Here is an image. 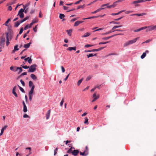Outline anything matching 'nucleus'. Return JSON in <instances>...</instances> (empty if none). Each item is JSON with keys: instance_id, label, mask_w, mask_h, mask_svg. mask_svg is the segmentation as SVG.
Returning a JSON list of instances; mask_svg holds the SVG:
<instances>
[{"instance_id": "1", "label": "nucleus", "mask_w": 156, "mask_h": 156, "mask_svg": "<svg viewBox=\"0 0 156 156\" xmlns=\"http://www.w3.org/2000/svg\"><path fill=\"white\" fill-rule=\"evenodd\" d=\"M140 38V37H137L134 38L133 40L129 41L126 42L123 45L124 47H126L130 44H132L136 42V41L138 40Z\"/></svg>"}, {"instance_id": "2", "label": "nucleus", "mask_w": 156, "mask_h": 156, "mask_svg": "<svg viewBox=\"0 0 156 156\" xmlns=\"http://www.w3.org/2000/svg\"><path fill=\"white\" fill-rule=\"evenodd\" d=\"M37 67V65L34 64L31 65L29 67V69L28 71V72H33L35 71L36 69V67Z\"/></svg>"}, {"instance_id": "3", "label": "nucleus", "mask_w": 156, "mask_h": 156, "mask_svg": "<svg viewBox=\"0 0 156 156\" xmlns=\"http://www.w3.org/2000/svg\"><path fill=\"white\" fill-rule=\"evenodd\" d=\"M144 27H146V29H147L146 30L147 32L151 31L154 30H156V25L154 26H150Z\"/></svg>"}, {"instance_id": "4", "label": "nucleus", "mask_w": 156, "mask_h": 156, "mask_svg": "<svg viewBox=\"0 0 156 156\" xmlns=\"http://www.w3.org/2000/svg\"><path fill=\"white\" fill-rule=\"evenodd\" d=\"M117 3L116 1L114 2L113 4L111 5H109V3H108L106 4H105L104 5H103L102 6H107V7L108 9H110L111 8H114L117 5L116 3Z\"/></svg>"}, {"instance_id": "5", "label": "nucleus", "mask_w": 156, "mask_h": 156, "mask_svg": "<svg viewBox=\"0 0 156 156\" xmlns=\"http://www.w3.org/2000/svg\"><path fill=\"white\" fill-rule=\"evenodd\" d=\"M6 44L7 46H8L9 44V41L11 39V36L10 34L9 33H6Z\"/></svg>"}, {"instance_id": "6", "label": "nucleus", "mask_w": 156, "mask_h": 156, "mask_svg": "<svg viewBox=\"0 0 156 156\" xmlns=\"http://www.w3.org/2000/svg\"><path fill=\"white\" fill-rule=\"evenodd\" d=\"M147 1L146 0H138L136 1H133L132 3V4H135V6H138V4H137V3H139L142 2H143Z\"/></svg>"}, {"instance_id": "7", "label": "nucleus", "mask_w": 156, "mask_h": 156, "mask_svg": "<svg viewBox=\"0 0 156 156\" xmlns=\"http://www.w3.org/2000/svg\"><path fill=\"white\" fill-rule=\"evenodd\" d=\"M5 38L4 37H2L0 41V46L3 47L5 44Z\"/></svg>"}, {"instance_id": "8", "label": "nucleus", "mask_w": 156, "mask_h": 156, "mask_svg": "<svg viewBox=\"0 0 156 156\" xmlns=\"http://www.w3.org/2000/svg\"><path fill=\"white\" fill-rule=\"evenodd\" d=\"M79 152V151L78 150H75L72 151V154L74 156H76L77 155Z\"/></svg>"}, {"instance_id": "9", "label": "nucleus", "mask_w": 156, "mask_h": 156, "mask_svg": "<svg viewBox=\"0 0 156 156\" xmlns=\"http://www.w3.org/2000/svg\"><path fill=\"white\" fill-rule=\"evenodd\" d=\"M10 69L14 72H16L17 70V67L16 66H11L10 67Z\"/></svg>"}, {"instance_id": "10", "label": "nucleus", "mask_w": 156, "mask_h": 156, "mask_svg": "<svg viewBox=\"0 0 156 156\" xmlns=\"http://www.w3.org/2000/svg\"><path fill=\"white\" fill-rule=\"evenodd\" d=\"M149 52V51L148 50H146L145 51V52H144L142 55L141 56V58L142 59L144 58L146 55V53H148Z\"/></svg>"}, {"instance_id": "11", "label": "nucleus", "mask_w": 156, "mask_h": 156, "mask_svg": "<svg viewBox=\"0 0 156 156\" xmlns=\"http://www.w3.org/2000/svg\"><path fill=\"white\" fill-rule=\"evenodd\" d=\"M88 154V152H87L86 151H84L83 152H80V154L81 155L84 156H86Z\"/></svg>"}, {"instance_id": "12", "label": "nucleus", "mask_w": 156, "mask_h": 156, "mask_svg": "<svg viewBox=\"0 0 156 156\" xmlns=\"http://www.w3.org/2000/svg\"><path fill=\"white\" fill-rule=\"evenodd\" d=\"M24 60L25 61H27V62H28L30 64V63H32V60L29 57H27V58H25L24 59Z\"/></svg>"}, {"instance_id": "13", "label": "nucleus", "mask_w": 156, "mask_h": 156, "mask_svg": "<svg viewBox=\"0 0 156 156\" xmlns=\"http://www.w3.org/2000/svg\"><path fill=\"white\" fill-rule=\"evenodd\" d=\"M51 112V110H49L47 112V113L46 115V119H48L49 118L50 115V113Z\"/></svg>"}, {"instance_id": "14", "label": "nucleus", "mask_w": 156, "mask_h": 156, "mask_svg": "<svg viewBox=\"0 0 156 156\" xmlns=\"http://www.w3.org/2000/svg\"><path fill=\"white\" fill-rule=\"evenodd\" d=\"M146 29V27H142L140 28H139V29H137V30H134V32H138V31H140L143 30H144V29Z\"/></svg>"}, {"instance_id": "15", "label": "nucleus", "mask_w": 156, "mask_h": 156, "mask_svg": "<svg viewBox=\"0 0 156 156\" xmlns=\"http://www.w3.org/2000/svg\"><path fill=\"white\" fill-rule=\"evenodd\" d=\"M146 15V13H143L141 14H133L131 15V16H143L144 15Z\"/></svg>"}, {"instance_id": "16", "label": "nucleus", "mask_w": 156, "mask_h": 156, "mask_svg": "<svg viewBox=\"0 0 156 156\" xmlns=\"http://www.w3.org/2000/svg\"><path fill=\"white\" fill-rule=\"evenodd\" d=\"M104 48V47H101L97 49H93L92 50V52L98 51L103 49Z\"/></svg>"}, {"instance_id": "17", "label": "nucleus", "mask_w": 156, "mask_h": 156, "mask_svg": "<svg viewBox=\"0 0 156 156\" xmlns=\"http://www.w3.org/2000/svg\"><path fill=\"white\" fill-rule=\"evenodd\" d=\"M23 7H24V9H21L20 10V11L18 13V15H19V13H23V12H24V10H25V9H26V6H24V5H23Z\"/></svg>"}, {"instance_id": "18", "label": "nucleus", "mask_w": 156, "mask_h": 156, "mask_svg": "<svg viewBox=\"0 0 156 156\" xmlns=\"http://www.w3.org/2000/svg\"><path fill=\"white\" fill-rule=\"evenodd\" d=\"M67 50H68L70 51H72V50H74V51H76V47H69L67 49Z\"/></svg>"}, {"instance_id": "19", "label": "nucleus", "mask_w": 156, "mask_h": 156, "mask_svg": "<svg viewBox=\"0 0 156 156\" xmlns=\"http://www.w3.org/2000/svg\"><path fill=\"white\" fill-rule=\"evenodd\" d=\"M104 8H101L98 9L96 10H95V11H94V12H92V14L96 13L97 12L100 11L101 10H102V9H104Z\"/></svg>"}, {"instance_id": "20", "label": "nucleus", "mask_w": 156, "mask_h": 156, "mask_svg": "<svg viewBox=\"0 0 156 156\" xmlns=\"http://www.w3.org/2000/svg\"><path fill=\"white\" fill-rule=\"evenodd\" d=\"M31 44V42H30L29 43H27V44H25L24 45V47L25 48H29L30 47V44Z\"/></svg>"}, {"instance_id": "21", "label": "nucleus", "mask_w": 156, "mask_h": 156, "mask_svg": "<svg viewBox=\"0 0 156 156\" xmlns=\"http://www.w3.org/2000/svg\"><path fill=\"white\" fill-rule=\"evenodd\" d=\"M31 87V88L30 90V91L29 93L33 94V92H34V88L35 87V86H32Z\"/></svg>"}, {"instance_id": "22", "label": "nucleus", "mask_w": 156, "mask_h": 156, "mask_svg": "<svg viewBox=\"0 0 156 156\" xmlns=\"http://www.w3.org/2000/svg\"><path fill=\"white\" fill-rule=\"evenodd\" d=\"M21 23H20V21H18L15 23L14 24V27H17Z\"/></svg>"}, {"instance_id": "23", "label": "nucleus", "mask_w": 156, "mask_h": 156, "mask_svg": "<svg viewBox=\"0 0 156 156\" xmlns=\"http://www.w3.org/2000/svg\"><path fill=\"white\" fill-rule=\"evenodd\" d=\"M123 35V34H115L113 35L112 36H109V37H107L108 38V39H109L110 38H112V37H113L115 36H117V35Z\"/></svg>"}, {"instance_id": "24", "label": "nucleus", "mask_w": 156, "mask_h": 156, "mask_svg": "<svg viewBox=\"0 0 156 156\" xmlns=\"http://www.w3.org/2000/svg\"><path fill=\"white\" fill-rule=\"evenodd\" d=\"M6 126H5L4 127H3L1 130V132L0 133V136L2 135L3 133V132L4 130H5L6 128Z\"/></svg>"}, {"instance_id": "25", "label": "nucleus", "mask_w": 156, "mask_h": 156, "mask_svg": "<svg viewBox=\"0 0 156 156\" xmlns=\"http://www.w3.org/2000/svg\"><path fill=\"white\" fill-rule=\"evenodd\" d=\"M30 77L34 80H35L37 79V77L34 74L30 75Z\"/></svg>"}, {"instance_id": "26", "label": "nucleus", "mask_w": 156, "mask_h": 156, "mask_svg": "<svg viewBox=\"0 0 156 156\" xmlns=\"http://www.w3.org/2000/svg\"><path fill=\"white\" fill-rule=\"evenodd\" d=\"M90 34V33H85L83 36H82V37H86L89 36Z\"/></svg>"}, {"instance_id": "27", "label": "nucleus", "mask_w": 156, "mask_h": 156, "mask_svg": "<svg viewBox=\"0 0 156 156\" xmlns=\"http://www.w3.org/2000/svg\"><path fill=\"white\" fill-rule=\"evenodd\" d=\"M98 99L99 98V95H96V93L95 92L94 94L93 95V98H97L98 97Z\"/></svg>"}, {"instance_id": "28", "label": "nucleus", "mask_w": 156, "mask_h": 156, "mask_svg": "<svg viewBox=\"0 0 156 156\" xmlns=\"http://www.w3.org/2000/svg\"><path fill=\"white\" fill-rule=\"evenodd\" d=\"M29 86L30 87H31L33 86L34 85L32 82L31 81H30L29 82Z\"/></svg>"}, {"instance_id": "29", "label": "nucleus", "mask_w": 156, "mask_h": 156, "mask_svg": "<svg viewBox=\"0 0 156 156\" xmlns=\"http://www.w3.org/2000/svg\"><path fill=\"white\" fill-rule=\"evenodd\" d=\"M66 31L67 32L68 34L69 35V36H70L71 35V33L72 32V30H67Z\"/></svg>"}, {"instance_id": "30", "label": "nucleus", "mask_w": 156, "mask_h": 156, "mask_svg": "<svg viewBox=\"0 0 156 156\" xmlns=\"http://www.w3.org/2000/svg\"><path fill=\"white\" fill-rule=\"evenodd\" d=\"M18 86L19 87V89L23 93H25V91L24 90L22 87L19 86V85H18Z\"/></svg>"}, {"instance_id": "31", "label": "nucleus", "mask_w": 156, "mask_h": 156, "mask_svg": "<svg viewBox=\"0 0 156 156\" xmlns=\"http://www.w3.org/2000/svg\"><path fill=\"white\" fill-rule=\"evenodd\" d=\"M73 148L74 149V147H71L67 151V152L68 153H72V149Z\"/></svg>"}, {"instance_id": "32", "label": "nucleus", "mask_w": 156, "mask_h": 156, "mask_svg": "<svg viewBox=\"0 0 156 156\" xmlns=\"http://www.w3.org/2000/svg\"><path fill=\"white\" fill-rule=\"evenodd\" d=\"M65 16L63 14L60 13L59 14V17L61 19H62L63 18L65 17Z\"/></svg>"}, {"instance_id": "33", "label": "nucleus", "mask_w": 156, "mask_h": 156, "mask_svg": "<svg viewBox=\"0 0 156 156\" xmlns=\"http://www.w3.org/2000/svg\"><path fill=\"white\" fill-rule=\"evenodd\" d=\"M122 27V25H120V26H115L112 29V30H115V29L116 28H119V27Z\"/></svg>"}, {"instance_id": "34", "label": "nucleus", "mask_w": 156, "mask_h": 156, "mask_svg": "<svg viewBox=\"0 0 156 156\" xmlns=\"http://www.w3.org/2000/svg\"><path fill=\"white\" fill-rule=\"evenodd\" d=\"M83 79H82L79 80L77 83V85L79 86L83 81Z\"/></svg>"}, {"instance_id": "35", "label": "nucleus", "mask_w": 156, "mask_h": 156, "mask_svg": "<svg viewBox=\"0 0 156 156\" xmlns=\"http://www.w3.org/2000/svg\"><path fill=\"white\" fill-rule=\"evenodd\" d=\"M32 94H33L29 93V94H28L29 100H30V101L32 100Z\"/></svg>"}, {"instance_id": "36", "label": "nucleus", "mask_w": 156, "mask_h": 156, "mask_svg": "<svg viewBox=\"0 0 156 156\" xmlns=\"http://www.w3.org/2000/svg\"><path fill=\"white\" fill-rule=\"evenodd\" d=\"M17 70L19 69V72L18 73L19 74L20 73L23 71V69L21 67H17Z\"/></svg>"}, {"instance_id": "37", "label": "nucleus", "mask_w": 156, "mask_h": 156, "mask_svg": "<svg viewBox=\"0 0 156 156\" xmlns=\"http://www.w3.org/2000/svg\"><path fill=\"white\" fill-rule=\"evenodd\" d=\"M80 24V23L79 22V20L78 21H76L75 23L74 24V26H78Z\"/></svg>"}, {"instance_id": "38", "label": "nucleus", "mask_w": 156, "mask_h": 156, "mask_svg": "<svg viewBox=\"0 0 156 156\" xmlns=\"http://www.w3.org/2000/svg\"><path fill=\"white\" fill-rule=\"evenodd\" d=\"M88 119L87 117H85V121H84V124H88Z\"/></svg>"}, {"instance_id": "39", "label": "nucleus", "mask_w": 156, "mask_h": 156, "mask_svg": "<svg viewBox=\"0 0 156 156\" xmlns=\"http://www.w3.org/2000/svg\"><path fill=\"white\" fill-rule=\"evenodd\" d=\"M18 15H19L20 17L21 18H23L24 16V15L23 13H19Z\"/></svg>"}, {"instance_id": "40", "label": "nucleus", "mask_w": 156, "mask_h": 156, "mask_svg": "<svg viewBox=\"0 0 156 156\" xmlns=\"http://www.w3.org/2000/svg\"><path fill=\"white\" fill-rule=\"evenodd\" d=\"M115 30H112H112H110V31H109L106 33H105V34H110V33H111L114 31H115Z\"/></svg>"}, {"instance_id": "41", "label": "nucleus", "mask_w": 156, "mask_h": 156, "mask_svg": "<svg viewBox=\"0 0 156 156\" xmlns=\"http://www.w3.org/2000/svg\"><path fill=\"white\" fill-rule=\"evenodd\" d=\"M23 111L24 112H26L27 111V109L26 106L23 107Z\"/></svg>"}, {"instance_id": "42", "label": "nucleus", "mask_w": 156, "mask_h": 156, "mask_svg": "<svg viewBox=\"0 0 156 156\" xmlns=\"http://www.w3.org/2000/svg\"><path fill=\"white\" fill-rule=\"evenodd\" d=\"M10 21V19H9L5 22V25L6 26H8V23L9 22V21Z\"/></svg>"}, {"instance_id": "43", "label": "nucleus", "mask_w": 156, "mask_h": 156, "mask_svg": "<svg viewBox=\"0 0 156 156\" xmlns=\"http://www.w3.org/2000/svg\"><path fill=\"white\" fill-rule=\"evenodd\" d=\"M64 98H62V100L60 102V105L62 107V105L64 102Z\"/></svg>"}, {"instance_id": "44", "label": "nucleus", "mask_w": 156, "mask_h": 156, "mask_svg": "<svg viewBox=\"0 0 156 156\" xmlns=\"http://www.w3.org/2000/svg\"><path fill=\"white\" fill-rule=\"evenodd\" d=\"M30 26H29V24L27 25L24 27V30H27L28 28H30Z\"/></svg>"}, {"instance_id": "45", "label": "nucleus", "mask_w": 156, "mask_h": 156, "mask_svg": "<svg viewBox=\"0 0 156 156\" xmlns=\"http://www.w3.org/2000/svg\"><path fill=\"white\" fill-rule=\"evenodd\" d=\"M85 6L84 5H79L77 7V9H79L80 8H83Z\"/></svg>"}, {"instance_id": "46", "label": "nucleus", "mask_w": 156, "mask_h": 156, "mask_svg": "<svg viewBox=\"0 0 156 156\" xmlns=\"http://www.w3.org/2000/svg\"><path fill=\"white\" fill-rule=\"evenodd\" d=\"M26 150H29V154H31V148L30 147H27L26 148Z\"/></svg>"}, {"instance_id": "47", "label": "nucleus", "mask_w": 156, "mask_h": 156, "mask_svg": "<svg viewBox=\"0 0 156 156\" xmlns=\"http://www.w3.org/2000/svg\"><path fill=\"white\" fill-rule=\"evenodd\" d=\"M12 93L16 97H18V95H17V94H16V92H15V91H12Z\"/></svg>"}, {"instance_id": "48", "label": "nucleus", "mask_w": 156, "mask_h": 156, "mask_svg": "<svg viewBox=\"0 0 156 156\" xmlns=\"http://www.w3.org/2000/svg\"><path fill=\"white\" fill-rule=\"evenodd\" d=\"M14 51H17L19 50V48H18V45H16L14 47Z\"/></svg>"}, {"instance_id": "49", "label": "nucleus", "mask_w": 156, "mask_h": 156, "mask_svg": "<svg viewBox=\"0 0 156 156\" xmlns=\"http://www.w3.org/2000/svg\"><path fill=\"white\" fill-rule=\"evenodd\" d=\"M93 45L91 44H86L84 46V47L85 48H88L89 47H92Z\"/></svg>"}, {"instance_id": "50", "label": "nucleus", "mask_w": 156, "mask_h": 156, "mask_svg": "<svg viewBox=\"0 0 156 156\" xmlns=\"http://www.w3.org/2000/svg\"><path fill=\"white\" fill-rule=\"evenodd\" d=\"M21 66H22V67L24 69H28V68H29V66H22V65H21Z\"/></svg>"}, {"instance_id": "51", "label": "nucleus", "mask_w": 156, "mask_h": 156, "mask_svg": "<svg viewBox=\"0 0 156 156\" xmlns=\"http://www.w3.org/2000/svg\"><path fill=\"white\" fill-rule=\"evenodd\" d=\"M109 41H107L105 42H100L99 43V44H107V43H108L109 42Z\"/></svg>"}, {"instance_id": "52", "label": "nucleus", "mask_w": 156, "mask_h": 156, "mask_svg": "<svg viewBox=\"0 0 156 156\" xmlns=\"http://www.w3.org/2000/svg\"><path fill=\"white\" fill-rule=\"evenodd\" d=\"M20 82L23 86H25V83L22 80H20Z\"/></svg>"}, {"instance_id": "53", "label": "nucleus", "mask_w": 156, "mask_h": 156, "mask_svg": "<svg viewBox=\"0 0 156 156\" xmlns=\"http://www.w3.org/2000/svg\"><path fill=\"white\" fill-rule=\"evenodd\" d=\"M87 56L88 58L90 57L93 56V55L92 54H90L89 55H87Z\"/></svg>"}, {"instance_id": "54", "label": "nucleus", "mask_w": 156, "mask_h": 156, "mask_svg": "<svg viewBox=\"0 0 156 156\" xmlns=\"http://www.w3.org/2000/svg\"><path fill=\"white\" fill-rule=\"evenodd\" d=\"M34 23L38 22V20L36 19H34L32 20V21Z\"/></svg>"}, {"instance_id": "55", "label": "nucleus", "mask_w": 156, "mask_h": 156, "mask_svg": "<svg viewBox=\"0 0 156 156\" xmlns=\"http://www.w3.org/2000/svg\"><path fill=\"white\" fill-rule=\"evenodd\" d=\"M23 27L21 28L20 29V32H19V34H21L22 33V32H23Z\"/></svg>"}, {"instance_id": "56", "label": "nucleus", "mask_w": 156, "mask_h": 156, "mask_svg": "<svg viewBox=\"0 0 156 156\" xmlns=\"http://www.w3.org/2000/svg\"><path fill=\"white\" fill-rule=\"evenodd\" d=\"M133 12V11H126L125 13L126 14H128L131 13H132Z\"/></svg>"}, {"instance_id": "57", "label": "nucleus", "mask_w": 156, "mask_h": 156, "mask_svg": "<svg viewBox=\"0 0 156 156\" xmlns=\"http://www.w3.org/2000/svg\"><path fill=\"white\" fill-rule=\"evenodd\" d=\"M61 68L62 69V73H64L65 71V69L63 66H61Z\"/></svg>"}, {"instance_id": "58", "label": "nucleus", "mask_w": 156, "mask_h": 156, "mask_svg": "<svg viewBox=\"0 0 156 156\" xmlns=\"http://www.w3.org/2000/svg\"><path fill=\"white\" fill-rule=\"evenodd\" d=\"M69 74H70V73H69V74L68 75H67V76H66V77L64 79V80L65 81H66L67 80V79H68V78L69 77Z\"/></svg>"}, {"instance_id": "59", "label": "nucleus", "mask_w": 156, "mask_h": 156, "mask_svg": "<svg viewBox=\"0 0 156 156\" xmlns=\"http://www.w3.org/2000/svg\"><path fill=\"white\" fill-rule=\"evenodd\" d=\"M39 16L40 18H41L42 17V15L41 11L40 12Z\"/></svg>"}, {"instance_id": "60", "label": "nucleus", "mask_w": 156, "mask_h": 156, "mask_svg": "<svg viewBox=\"0 0 156 156\" xmlns=\"http://www.w3.org/2000/svg\"><path fill=\"white\" fill-rule=\"evenodd\" d=\"M23 117L24 118H28L29 117V116L28 115L25 114L23 115Z\"/></svg>"}, {"instance_id": "61", "label": "nucleus", "mask_w": 156, "mask_h": 156, "mask_svg": "<svg viewBox=\"0 0 156 156\" xmlns=\"http://www.w3.org/2000/svg\"><path fill=\"white\" fill-rule=\"evenodd\" d=\"M58 148H56L54 151V155H55L57 153V151H58Z\"/></svg>"}, {"instance_id": "62", "label": "nucleus", "mask_w": 156, "mask_h": 156, "mask_svg": "<svg viewBox=\"0 0 156 156\" xmlns=\"http://www.w3.org/2000/svg\"><path fill=\"white\" fill-rule=\"evenodd\" d=\"M89 86L87 87H86L83 90V91H84L87 90L89 89Z\"/></svg>"}, {"instance_id": "63", "label": "nucleus", "mask_w": 156, "mask_h": 156, "mask_svg": "<svg viewBox=\"0 0 156 156\" xmlns=\"http://www.w3.org/2000/svg\"><path fill=\"white\" fill-rule=\"evenodd\" d=\"M77 19H78V18H75L71 20V22H74V21H75V20H77Z\"/></svg>"}, {"instance_id": "64", "label": "nucleus", "mask_w": 156, "mask_h": 156, "mask_svg": "<svg viewBox=\"0 0 156 156\" xmlns=\"http://www.w3.org/2000/svg\"><path fill=\"white\" fill-rule=\"evenodd\" d=\"M27 72H24L21 75V76H23V75H26L27 74Z\"/></svg>"}]
</instances>
